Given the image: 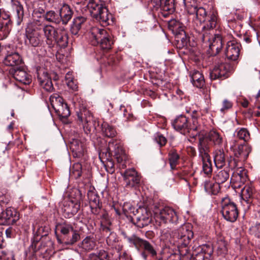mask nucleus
Masks as SVG:
<instances>
[{
	"label": "nucleus",
	"mask_w": 260,
	"mask_h": 260,
	"mask_svg": "<svg viewBox=\"0 0 260 260\" xmlns=\"http://www.w3.org/2000/svg\"><path fill=\"white\" fill-rule=\"evenodd\" d=\"M55 235L58 243L63 245H73L80 239L78 231L67 221L56 223Z\"/></svg>",
	"instance_id": "obj_1"
},
{
	"label": "nucleus",
	"mask_w": 260,
	"mask_h": 260,
	"mask_svg": "<svg viewBox=\"0 0 260 260\" xmlns=\"http://www.w3.org/2000/svg\"><path fill=\"white\" fill-rule=\"evenodd\" d=\"M87 7L91 16L103 26H107L114 23L112 15L109 13L108 9L101 4L99 0H89Z\"/></svg>",
	"instance_id": "obj_2"
},
{
	"label": "nucleus",
	"mask_w": 260,
	"mask_h": 260,
	"mask_svg": "<svg viewBox=\"0 0 260 260\" xmlns=\"http://www.w3.org/2000/svg\"><path fill=\"white\" fill-rule=\"evenodd\" d=\"M90 32V37L93 39L92 43L93 45L100 44L103 50H109L111 49L114 41L106 29L95 27L91 29Z\"/></svg>",
	"instance_id": "obj_3"
},
{
	"label": "nucleus",
	"mask_w": 260,
	"mask_h": 260,
	"mask_svg": "<svg viewBox=\"0 0 260 260\" xmlns=\"http://www.w3.org/2000/svg\"><path fill=\"white\" fill-rule=\"evenodd\" d=\"M201 38L203 42L207 44L213 55H216L221 51L225 42V39L221 35H215L210 31L204 32L201 35Z\"/></svg>",
	"instance_id": "obj_4"
},
{
	"label": "nucleus",
	"mask_w": 260,
	"mask_h": 260,
	"mask_svg": "<svg viewBox=\"0 0 260 260\" xmlns=\"http://www.w3.org/2000/svg\"><path fill=\"white\" fill-rule=\"evenodd\" d=\"M221 213L223 217L231 222H235L238 216L239 212L236 204L232 202L228 197L221 199Z\"/></svg>",
	"instance_id": "obj_5"
},
{
	"label": "nucleus",
	"mask_w": 260,
	"mask_h": 260,
	"mask_svg": "<svg viewBox=\"0 0 260 260\" xmlns=\"http://www.w3.org/2000/svg\"><path fill=\"white\" fill-rule=\"evenodd\" d=\"M78 120L82 123L84 133L87 136H90L92 131L95 129L96 121L90 112L86 108H82L77 112Z\"/></svg>",
	"instance_id": "obj_6"
},
{
	"label": "nucleus",
	"mask_w": 260,
	"mask_h": 260,
	"mask_svg": "<svg viewBox=\"0 0 260 260\" xmlns=\"http://www.w3.org/2000/svg\"><path fill=\"white\" fill-rule=\"evenodd\" d=\"M51 105L55 113L60 118H67L70 115V111L67 104L62 97L57 93L50 96Z\"/></svg>",
	"instance_id": "obj_7"
},
{
	"label": "nucleus",
	"mask_w": 260,
	"mask_h": 260,
	"mask_svg": "<svg viewBox=\"0 0 260 260\" xmlns=\"http://www.w3.org/2000/svg\"><path fill=\"white\" fill-rule=\"evenodd\" d=\"M218 21V13L216 10L213 7L208 11V15L203 19L202 23H201V29L199 28L198 31L200 35L205 31H210L213 32V29L214 28Z\"/></svg>",
	"instance_id": "obj_8"
},
{
	"label": "nucleus",
	"mask_w": 260,
	"mask_h": 260,
	"mask_svg": "<svg viewBox=\"0 0 260 260\" xmlns=\"http://www.w3.org/2000/svg\"><path fill=\"white\" fill-rule=\"evenodd\" d=\"M111 150L112 155L116 159L119 164V167L121 169H125L127 166L130 165L128 156L126 155L121 146L119 144L110 142L108 144V150Z\"/></svg>",
	"instance_id": "obj_9"
},
{
	"label": "nucleus",
	"mask_w": 260,
	"mask_h": 260,
	"mask_svg": "<svg viewBox=\"0 0 260 260\" xmlns=\"http://www.w3.org/2000/svg\"><path fill=\"white\" fill-rule=\"evenodd\" d=\"M174 237L177 238L179 244L183 247H186L189 244L193 237L191 225L189 223L183 224L178 229Z\"/></svg>",
	"instance_id": "obj_10"
},
{
	"label": "nucleus",
	"mask_w": 260,
	"mask_h": 260,
	"mask_svg": "<svg viewBox=\"0 0 260 260\" xmlns=\"http://www.w3.org/2000/svg\"><path fill=\"white\" fill-rule=\"evenodd\" d=\"M231 66L225 62H218L210 72V78L211 80H223L229 77Z\"/></svg>",
	"instance_id": "obj_11"
},
{
	"label": "nucleus",
	"mask_w": 260,
	"mask_h": 260,
	"mask_svg": "<svg viewBox=\"0 0 260 260\" xmlns=\"http://www.w3.org/2000/svg\"><path fill=\"white\" fill-rule=\"evenodd\" d=\"M222 141L223 139L220 134L217 131L212 130L209 132L206 136L200 137L198 149H200L202 146L201 142H204L207 147V151H209V141L213 143L214 145L220 146L222 144Z\"/></svg>",
	"instance_id": "obj_12"
},
{
	"label": "nucleus",
	"mask_w": 260,
	"mask_h": 260,
	"mask_svg": "<svg viewBox=\"0 0 260 260\" xmlns=\"http://www.w3.org/2000/svg\"><path fill=\"white\" fill-rule=\"evenodd\" d=\"M19 219V213L14 209L8 208L0 213V225L14 224Z\"/></svg>",
	"instance_id": "obj_13"
},
{
	"label": "nucleus",
	"mask_w": 260,
	"mask_h": 260,
	"mask_svg": "<svg viewBox=\"0 0 260 260\" xmlns=\"http://www.w3.org/2000/svg\"><path fill=\"white\" fill-rule=\"evenodd\" d=\"M37 78L40 86L48 92H52L54 88L51 78L44 69H37Z\"/></svg>",
	"instance_id": "obj_14"
},
{
	"label": "nucleus",
	"mask_w": 260,
	"mask_h": 260,
	"mask_svg": "<svg viewBox=\"0 0 260 260\" xmlns=\"http://www.w3.org/2000/svg\"><path fill=\"white\" fill-rule=\"evenodd\" d=\"M234 143L231 147L233 149L235 156L240 161H245L251 152V147L246 143L236 144L234 141Z\"/></svg>",
	"instance_id": "obj_15"
},
{
	"label": "nucleus",
	"mask_w": 260,
	"mask_h": 260,
	"mask_svg": "<svg viewBox=\"0 0 260 260\" xmlns=\"http://www.w3.org/2000/svg\"><path fill=\"white\" fill-rule=\"evenodd\" d=\"M201 143L202 146L199 149V156L202 158L203 171L205 174L209 175L212 172V162L205 143Z\"/></svg>",
	"instance_id": "obj_16"
},
{
	"label": "nucleus",
	"mask_w": 260,
	"mask_h": 260,
	"mask_svg": "<svg viewBox=\"0 0 260 260\" xmlns=\"http://www.w3.org/2000/svg\"><path fill=\"white\" fill-rule=\"evenodd\" d=\"M175 0H151L154 7L157 9L160 8L163 11L164 17H166L175 10Z\"/></svg>",
	"instance_id": "obj_17"
},
{
	"label": "nucleus",
	"mask_w": 260,
	"mask_h": 260,
	"mask_svg": "<svg viewBox=\"0 0 260 260\" xmlns=\"http://www.w3.org/2000/svg\"><path fill=\"white\" fill-rule=\"evenodd\" d=\"M9 73L16 80L24 84H28L31 82L30 76L26 73L22 66L10 68Z\"/></svg>",
	"instance_id": "obj_18"
},
{
	"label": "nucleus",
	"mask_w": 260,
	"mask_h": 260,
	"mask_svg": "<svg viewBox=\"0 0 260 260\" xmlns=\"http://www.w3.org/2000/svg\"><path fill=\"white\" fill-rule=\"evenodd\" d=\"M240 45L236 40L227 42L225 50L226 58L233 61L237 60L240 54Z\"/></svg>",
	"instance_id": "obj_19"
},
{
	"label": "nucleus",
	"mask_w": 260,
	"mask_h": 260,
	"mask_svg": "<svg viewBox=\"0 0 260 260\" xmlns=\"http://www.w3.org/2000/svg\"><path fill=\"white\" fill-rule=\"evenodd\" d=\"M174 128L181 134L186 135L189 133L188 118L183 115H180L172 122Z\"/></svg>",
	"instance_id": "obj_20"
},
{
	"label": "nucleus",
	"mask_w": 260,
	"mask_h": 260,
	"mask_svg": "<svg viewBox=\"0 0 260 260\" xmlns=\"http://www.w3.org/2000/svg\"><path fill=\"white\" fill-rule=\"evenodd\" d=\"M158 218L165 223H176L178 218L176 211L169 207H166L160 211Z\"/></svg>",
	"instance_id": "obj_21"
},
{
	"label": "nucleus",
	"mask_w": 260,
	"mask_h": 260,
	"mask_svg": "<svg viewBox=\"0 0 260 260\" xmlns=\"http://www.w3.org/2000/svg\"><path fill=\"white\" fill-rule=\"evenodd\" d=\"M131 243H133L137 248L139 247L143 248L151 256L154 257L156 255V251L155 248L148 241L133 235L131 237Z\"/></svg>",
	"instance_id": "obj_22"
},
{
	"label": "nucleus",
	"mask_w": 260,
	"mask_h": 260,
	"mask_svg": "<svg viewBox=\"0 0 260 260\" xmlns=\"http://www.w3.org/2000/svg\"><path fill=\"white\" fill-rule=\"evenodd\" d=\"M213 249L212 246L204 245L198 249L196 253L192 254L190 260H206L210 257Z\"/></svg>",
	"instance_id": "obj_23"
},
{
	"label": "nucleus",
	"mask_w": 260,
	"mask_h": 260,
	"mask_svg": "<svg viewBox=\"0 0 260 260\" xmlns=\"http://www.w3.org/2000/svg\"><path fill=\"white\" fill-rule=\"evenodd\" d=\"M25 36L26 39L25 43L30 44L32 47H38L41 44V36L40 33L30 28H27L26 30Z\"/></svg>",
	"instance_id": "obj_24"
},
{
	"label": "nucleus",
	"mask_w": 260,
	"mask_h": 260,
	"mask_svg": "<svg viewBox=\"0 0 260 260\" xmlns=\"http://www.w3.org/2000/svg\"><path fill=\"white\" fill-rule=\"evenodd\" d=\"M87 197L91 212L95 215L99 214L102 207L99 196L93 191L89 190L87 192Z\"/></svg>",
	"instance_id": "obj_25"
},
{
	"label": "nucleus",
	"mask_w": 260,
	"mask_h": 260,
	"mask_svg": "<svg viewBox=\"0 0 260 260\" xmlns=\"http://www.w3.org/2000/svg\"><path fill=\"white\" fill-rule=\"evenodd\" d=\"M54 40L60 48H64L68 46L69 36L67 30L64 27H59L58 32Z\"/></svg>",
	"instance_id": "obj_26"
},
{
	"label": "nucleus",
	"mask_w": 260,
	"mask_h": 260,
	"mask_svg": "<svg viewBox=\"0 0 260 260\" xmlns=\"http://www.w3.org/2000/svg\"><path fill=\"white\" fill-rule=\"evenodd\" d=\"M13 19L17 25H19L23 19L24 9L22 5L18 1L13 2L12 4Z\"/></svg>",
	"instance_id": "obj_27"
},
{
	"label": "nucleus",
	"mask_w": 260,
	"mask_h": 260,
	"mask_svg": "<svg viewBox=\"0 0 260 260\" xmlns=\"http://www.w3.org/2000/svg\"><path fill=\"white\" fill-rule=\"evenodd\" d=\"M80 208V204L79 203H74L73 201L65 202L62 208L65 217H72L78 212Z\"/></svg>",
	"instance_id": "obj_28"
},
{
	"label": "nucleus",
	"mask_w": 260,
	"mask_h": 260,
	"mask_svg": "<svg viewBox=\"0 0 260 260\" xmlns=\"http://www.w3.org/2000/svg\"><path fill=\"white\" fill-rule=\"evenodd\" d=\"M59 14L60 15V22L67 25L73 17L74 12L69 5L64 4L60 9Z\"/></svg>",
	"instance_id": "obj_29"
},
{
	"label": "nucleus",
	"mask_w": 260,
	"mask_h": 260,
	"mask_svg": "<svg viewBox=\"0 0 260 260\" xmlns=\"http://www.w3.org/2000/svg\"><path fill=\"white\" fill-rule=\"evenodd\" d=\"M59 27L55 28L50 25H46L43 27V32L46 38V43L51 47L53 46V41L58 32Z\"/></svg>",
	"instance_id": "obj_30"
},
{
	"label": "nucleus",
	"mask_w": 260,
	"mask_h": 260,
	"mask_svg": "<svg viewBox=\"0 0 260 260\" xmlns=\"http://www.w3.org/2000/svg\"><path fill=\"white\" fill-rule=\"evenodd\" d=\"M4 63L6 66L12 67V68L20 67L22 64V59L18 53H11L6 56Z\"/></svg>",
	"instance_id": "obj_31"
},
{
	"label": "nucleus",
	"mask_w": 260,
	"mask_h": 260,
	"mask_svg": "<svg viewBox=\"0 0 260 260\" xmlns=\"http://www.w3.org/2000/svg\"><path fill=\"white\" fill-rule=\"evenodd\" d=\"M86 18L83 16H78L73 19L70 25V30L72 35H78L82 25L86 22Z\"/></svg>",
	"instance_id": "obj_32"
},
{
	"label": "nucleus",
	"mask_w": 260,
	"mask_h": 260,
	"mask_svg": "<svg viewBox=\"0 0 260 260\" xmlns=\"http://www.w3.org/2000/svg\"><path fill=\"white\" fill-rule=\"evenodd\" d=\"M96 245V243L93 237L90 236H87L81 242L78 244L79 248L81 249V251L89 252L92 250Z\"/></svg>",
	"instance_id": "obj_33"
},
{
	"label": "nucleus",
	"mask_w": 260,
	"mask_h": 260,
	"mask_svg": "<svg viewBox=\"0 0 260 260\" xmlns=\"http://www.w3.org/2000/svg\"><path fill=\"white\" fill-rule=\"evenodd\" d=\"M247 171L244 169L240 168L238 170L236 173L233 176L232 179L235 183V185L240 187L247 180Z\"/></svg>",
	"instance_id": "obj_34"
},
{
	"label": "nucleus",
	"mask_w": 260,
	"mask_h": 260,
	"mask_svg": "<svg viewBox=\"0 0 260 260\" xmlns=\"http://www.w3.org/2000/svg\"><path fill=\"white\" fill-rule=\"evenodd\" d=\"M70 147L74 157H81L83 155V144L79 140L73 139L70 143Z\"/></svg>",
	"instance_id": "obj_35"
},
{
	"label": "nucleus",
	"mask_w": 260,
	"mask_h": 260,
	"mask_svg": "<svg viewBox=\"0 0 260 260\" xmlns=\"http://www.w3.org/2000/svg\"><path fill=\"white\" fill-rule=\"evenodd\" d=\"M254 190L251 185H245L241 190V197L243 201L247 204L252 203L254 198Z\"/></svg>",
	"instance_id": "obj_36"
},
{
	"label": "nucleus",
	"mask_w": 260,
	"mask_h": 260,
	"mask_svg": "<svg viewBox=\"0 0 260 260\" xmlns=\"http://www.w3.org/2000/svg\"><path fill=\"white\" fill-rule=\"evenodd\" d=\"M40 244L41 248V254L45 253H49L54 248V243L49 237H44L41 239Z\"/></svg>",
	"instance_id": "obj_37"
},
{
	"label": "nucleus",
	"mask_w": 260,
	"mask_h": 260,
	"mask_svg": "<svg viewBox=\"0 0 260 260\" xmlns=\"http://www.w3.org/2000/svg\"><path fill=\"white\" fill-rule=\"evenodd\" d=\"M191 81L193 85L198 88H202L205 84L203 75L198 71H193L190 74Z\"/></svg>",
	"instance_id": "obj_38"
},
{
	"label": "nucleus",
	"mask_w": 260,
	"mask_h": 260,
	"mask_svg": "<svg viewBox=\"0 0 260 260\" xmlns=\"http://www.w3.org/2000/svg\"><path fill=\"white\" fill-rule=\"evenodd\" d=\"M228 242L224 237L219 236L216 242L217 252L218 255H224L228 252Z\"/></svg>",
	"instance_id": "obj_39"
},
{
	"label": "nucleus",
	"mask_w": 260,
	"mask_h": 260,
	"mask_svg": "<svg viewBox=\"0 0 260 260\" xmlns=\"http://www.w3.org/2000/svg\"><path fill=\"white\" fill-rule=\"evenodd\" d=\"M214 161L215 166L217 168H221L226 164L225 154L222 150L215 151L214 156Z\"/></svg>",
	"instance_id": "obj_40"
},
{
	"label": "nucleus",
	"mask_w": 260,
	"mask_h": 260,
	"mask_svg": "<svg viewBox=\"0 0 260 260\" xmlns=\"http://www.w3.org/2000/svg\"><path fill=\"white\" fill-rule=\"evenodd\" d=\"M168 159L171 169L174 170L177 165L179 164L180 160V155L175 149H171L168 153Z\"/></svg>",
	"instance_id": "obj_41"
},
{
	"label": "nucleus",
	"mask_w": 260,
	"mask_h": 260,
	"mask_svg": "<svg viewBox=\"0 0 260 260\" xmlns=\"http://www.w3.org/2000/svg\"><path fill=\"white\" fill-rule=\"evenodd\" d=\"M190 13L191 14L196 13L197 18L201 22L203 19L208 15V11H207L205 8L202 7H198L196 6H192L190 8Z\"/></svg>",
	"instance_id": "obj_42"
},
{
	"label": "nucleus",
	"mask_w": 260,
	"mask_h": 260,
	"mask_svg": "<svg viewBox=\"0 0 260 260\" xmlns=\"http://www.w3.org/2000/svg\"><path fill=\"white\" fill-rule=\"evenodd\" d=\"M230 177V169H226L218 171L214 177L215 181L220 184L223 183L229 180Z\"/></svg>",
	"instance_id": "obj_43"
},
{
	"label": "nucleus",
	"mask_w": 260,
	"mask_h": 260,
	"mask_svg": "<svg viewBox=\"0 0 260 260\" xmlns=\"http://www.w3.org/2000/svg\"><path fill=\"white\" fill-rule=\"evenodd\" d=\"M44 19L48 22L53 23L56 24H59L60 23V15L59 13L54 11H47L44 15Z\"/></svg>",
	"instance_id": "obj_44"
},
{
	"label": "nucleus",
	"mask_w": 260,
	"mask_h": 260,
	"mask_svg": "<svg viewBox=\"0 0 260 260\" xmlns=\"http://www.w3.org/2000/svg\"><path fill=\"white\" fill-rule=\"evenodd\" d=\"M101 128L103 134L106 137L113 138L116 135L114 127L107 122H103L101 125Z\"/></svg>",
	"instance_id": "obj_45"
},
{
	"label": "nucleus",
	"mask_w": 260,
	"mask_h": 260,
	"mask_svg": "<svg viewBox=\"0 0 260 260\" xmlns=\"http://www.w3.org/2000/svg\"><path fill=\"white\" fill-rule=\"evenodd\" d=\"M204 187L207 192L214 195L217 194L220 190L219 184L216 182L206 181Z\"/></svg>",
	"instance_id": "obj_46"
},
{
	"label": "nucleus",
	"mask_w": 260,
	"mask_h": 260,
	"mask_svg": "<svg viewBox=\"0 0 260 260\" xmlns=\"http://www.w3.org/2000/svg\"><path fill=\"white\" fill-rule=\"evenodd\" d=\"M201 112L194 110L191 114L192 124H189V133L191 131H198L200 129V125L198 122V118L200 116Z\"/></svg>",
	"instance_id": "obj_47"
},
{
	"label": "nucleus",
	"mask_w": 260,
	"mask_h": 260,
	"mask_svg": "<svg viewBox=\"0 0 260 260\" xmlns=\"http://www.w3.org/2000/svg\"><path fill=\"white\" fill-rule=\"evenodd\" d=\"M82 173V165L79 162L74 164L71 170H70V176L77 179L81 176Z\"/></svg>",
	"instance_id": "obj_48"
},
{
	"label": "nucleus",
	"mask_w": 260,
	"mask_h": 260,
	"mask_svg": "<svg viewBox=\"0 0 260 260\" xmlns=\"http://www.w3.org/2000/svg\"><path fill=\"white\" fill-rule=\"evenodd\" d=\"M41 238L34 236L31 239V244L29 246V250L35 253L39 252L41 254V248L40 244Z\"/></svg>",
	"instance_id": "obj_49"
},
{
	"label": "nucleus",
	"mask_w": 260,
	"mask_h": 260,
	"mask_svg": "<svg viewBox=\"0 0 260 260\" xmlns=\"http://www.w3.org/2000/svg\"><path fill=\"white\" fill-rule=\"evenodd\" d=\"M236 136L240 140L244 141L243 143L248 141L250 138L249 131L245 128H241L236 131Z\"/></svg>",
	"instance_id": "obj_50"
},
{
	"label": "nucleus",
	"mask_w": 260,
	"mask_h": 260,
	"mask_svg": "<svg viewBox=\"0 0 260 260\" xmlns=\"http://www.w3.org/2000/svg\"><path fill=\"white\" fill-rule=\"evenodd\" d=\"M113 209L114 210L115 213L118 215H121L122 216H124L126 218L129 219V217L130 216V206L128 203H125L122 207V213H121L120 210L116 208L114 206L113 207Z\"/></svg>",
	"instance_id": "obj_51"
},
{
	"label": "nucleus",
	"mask_w": 260,
	"mask_h": 260,
	"mask_svg": "<svg viewBox=\"0 0 260 260\" xmlns=\"http://www.w3.org/2000/svg\"><path fill=\"white\" fill-rule=\"evenodd\" d=\"M111 225L112 223L110 221H107V222H101L100 229L105 236L109 235L111 232H113Z\"/></svg>",
	"instance_id": "obj_52"
},
{
	"label": "nucleus",
	"mask_w": 260,
	"mask_h": 260,
	"mask_svg": "<svg viewBox=\"0 0 260 260\" xmlns=\"http://www.w3.org/2000/svg\"><path fill=\"white\" fill-rule=\"evenodd\" d=\"M49 229L46 226H41L38 228L34 236L41 238V239L44 237H48V233L49 232Z\"/></svg>",
	"instance_id": "obj_53"
},
{
	"label": "nucleus",
	"mask_w": 260,
	"mask_h": 260,
	"mask_svg": "<svg viewBox=\"0 0 260 260\" xmlns=\"http://www.w3.org/2000/svg\"><path fill=\"white\" fill-rule=\"evenodd\" d=\"M131 181H132L134 184L137 186V185H138L140 183L141 176L134 168H131Z\"/></svg>",
	"instance_id": "obj_54"
},
{
	"label": "nucleus",
	"mask_w": 260,
	"mask_h": 260,
	"mask_svg": "<svg viewBox=\"0 0 260 260\" xmlns=\"http://www.w3.org/2000/svg\"><path fill=\"white\" fill-rule=\"evenodd\" d=\"M118 241L117 235L113 231L109 234L106 239L107 243L109 246H113Z\"/></svg>",
	"instance_id": "obj_55"
},
{
	"label": "nucleus",
	"mask_w": 260,
	"mask_h": 260,
	"mask_svg": "<svg viewBox=\"0 0 260 260\" xmlns=\"http://www.w3.org/2000/svg\"><path fill=\"white\" fill-rule=\"evenodd\" d=\"M131 222L140 228H142L146 225L144 218H141L138 217H131Z\"/></svg>",
	"instance_id": "obj_56"
},
{
	"label": "nucleus",
	"mask_w": 260,
	"mask_h": 260,
	"mask_svg": "<svg viewBox=\"0 0 260 260\" xmlns=\"http://www.w3.org/2000/svg\"><path fill=\"white\" fill-rule=\"evenodd\" d=\"M108 150V147L99 153V158L101 161H103V159H108L111 158L112 156L111 150Z\"/></svg>",
	"instance_id": "obj_57"
},
{
	"label": "nucleus",
	"mask_w": 260,
	"mask_h": 260,
	"mask_svg": "<svg viewBox=\"0 0 260 260\" xmlns=\"http://www.w3.org/2000/svg\"><path fill=\"white\" fill-rule=\"evenodd\" d=\"M233 107V103L231 101L228 99H224L222 103V106L220 109V111L222 113H224L228 110L231 109Z\"/></svg>",
	"instance_id": "obj_58"
},
{
	"label": "nucleus",
	"mask_w": 260,
	"mask_h": 260,
	"mask_svg": "<svg viewBox=\"0 0 260 260\" xmlns=\"http://www.w3.org/2000/svg\"><path fill=\"white\" fill-rule=\"evenodd\" d=\"M155 140L160 146H165L167 142V139L159 133L155 134Z\"/></svg>",
	"instance_id": "obj_59"
},
{
	"label": "nucleus",
	"mask_w": 260,
	"mask_h": 260,
	"mask_svg": "<svg viewBox=\"0 0 260 260\" xmlns=\"http://www.w3.org/2000/svg\"><path fill=\"white\" fill-rule=\"evenodd\" d=\"M180 22L176 20H171L169 22L168 27L173 32H176L179 27Z\"/></svg>",
	"instance_id": "obj_60"
},
{
	"label": "nucleus",
	"mask_w": 260,
	"mask_h": 260,
	"mask_svg": "<svg viewBox=\"0 0 260 260\" xmlns=\"http://www.w3.org/2000/svg\"><path fill=\"white\" fill-rule=\"evenodd\" d=\"M107 162L105 165L107 171L110 174H112L115 171L114 164L112 158L106 159Z\"/></svg>",
	"instance_id": "obj_61"
},
{
	"label": "nucleus",
	"mask_w": 260,
	"mask_h": 260,
	"mask_svg": "<svg viewBox=\"0 0 260 260\" xmlns=\"http://www.w3.org/2000/svg\"><path fill=\"white\" fill-rule=\"evenodd\" d=\"M250 232L251 235L258 238H260V223L252 226L250 229Z\"/></svg>",
	"instance_id": "obj_62"
},
{
	"label": "nucleus",
	"mask_w": 260,
	"mask_h": 260,
	"mask_svg": "<svg viewBox=\"0 0 260 260\" xmlns=\"http://www.w3.org/2000/svg\"><path fill=\"white\" fill-rule=\"evenodd\" d=\"M100 260H111L110 256L108 253L104 250H100L97 253Z\"/></svg>",
	"instance_id": "obj_63"
},
{
	"label": "nucleus",
	"mask_w": 260,
	"mask_h": 260,
	"mask_svg": "<svg viewBox=\"0 0 260 260\" xmlns=\"http://www.w3.org/2000/svg\"><path fill=\"white\" fill-rule=\"evenodd\" d=\"M184 26L180 23L179 27L176 32L173 33L176 35L180 36V38L182 40L184 39V37H186V33L184 31Z\"/></svg>",
	"instance_id": "obj_64"
}]
</instances>
